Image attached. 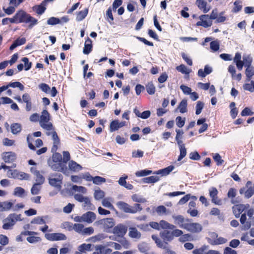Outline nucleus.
<instances>
[{"mask_svg":"<svg viewBox=\"0 0 254 254\" xmlns=\"http://www.w3.org/2000/svg\"><path fill=\"white\" fill-rule=\"evenodd\" d=\"M180 155L178 158V161H180L187 154V150L185 148V145H180Z\"/></svg>","mask_w":254,"mask_h":254,"instance_id":"nucleus-52","label":"nucleus"},{"mask_svg":"<svg viewBox=\"0 0 254 254\" xmlns=\"http://www.w3.org/2000/svg\"><path fill=\"white\" fill-rule=\"evenodd\" d=\"M152 239L155 241L156 245L160 248L166 249L168 246L167 243L162 241L155 235L152 236Z\"/></svg>","mask_w":254,"mask_h":254,"instance_id":"nucleus-29","label":"nucleus"},{"mask_svg":"<svg viewBox=\"0 0 254 254\" xmlns=\"http://www.w3.org/2000/svg\"><path fill=\"white\" fill-rule=\"evenodd\" d=\"M127 231V227L123 224H119L114 227L113 233L119 237H123Z\"/></svg>","mask_w":254,"mask_h":254,"instance_id":"nucleus-14","label":"nucleus"},{"mask_svg":"<svg viewBox=\"0 0 254 254\" xmlns=\"http://www.w3.org/2000/svg\"><path fill=\"white\" fill-rule=\"evenodd\" d=\"M1 158L5 163H12L16 159V155L13 152H4L1 154Z\"/></svg>","mask_w":254,"mask_h":254,"instance_id":"nucleus-12","label":"nucleus"},{"mask_svg":"<svg viewBox=\"0 0 254 254\" xmlns=\"http://www.w3.org/2000/svg\"><path fill=\"white\" fill-rule=\"evenodd\" d=\"M246 75L247 77V80L250 81L251 77L254 75V67L252 66H248L246 69Z\"/></svg>","mask_w":254,"mask_h":254,"instance_id":"nucleus-42","label":"nucleus"},{"mask_svg":"<svg viewBox=\"0 0 254 254\" xmlns=\"http://www.w3.org/2000/svg\"><path fill=\"white\" fill-rule=\"evenodd\" d=\"M59 23H61V20L60 19L54 17L50 18L47 21V24L49 25H53Z\"/></svg>","mask_w":254,"mask_h":254,"instance_id":"nucleus-61","label":"nucleus"},{"mask_svg":"<svg viewBox=\"0 0 254 254\" xmlns=\"http://www.w3.org/2000/svg\"><path fill=\"white\" fill-rule=\"evenodd\" d=\"M104 246L102 245H97L95 247V251L93 254H105Z\"/></svg>","mask_w":254,"mask_h":254,"instance_id":"nucleus-59","label":"nucleus"},{"mask_svg":"<svg viewBox=\"0 0 254 254\" xmlns=\"http://www.w3.org/2000/svg\"><path fill=\"white\" fill-rule=\"evenodd\" d=\"M208 246L204 245L198 249H194L192 251L193 254H207Z\"/></svg>","mask_w":254,"mask_h":254,"instance_id":"nucleus-32","label":"nucleus"},{"mask_svg":"<svg viewBox=\"0 0 254 254\" xmlns=\"http://www.w3.org/2000/svg\"><path fill=\"white\" fill-rule=\"evenodd\" d=\"M146 90L148 93L152 95L155 93V87L152 83L149 82L146 85Z\"/></svg>","mask_w":254,"mask_h":254,"instance_id":"nucleus-58","label":"nucleus"},{"mask_svg":"<svg viewBox=\"0 0 254 254\" xmlns=\"http://www.w3.org/2000/svg\"><path fill=\"white\" fill-rule=\"evenodd\" d=\"M92 42L90 39H88L85 43L84 47L83 49V53L84 54H89L92 50Z\"/></svg>","mask_w":254,"mask_h":254,"instance_id":"nucleus-30","label":"nucleus"},{"mask_svg":"<svg viewBox=\"0 0 254 254\" xmlns=\"http://www.w3.org/2000/svg\"><path fill=\"white\" fill-rule=\"evenodd\" d=\"M49 166L52 169L56 171H60L65 173L64 165L62 163H55L54 162L48 161Z\"/></svg>","mask_w":254,"mask_h":254,"instance_id":"nucleus-18","label":"nucleus"},{"mask_svg":"<svg viewBox=\"0 0 254 254\" xmlns=\"http://www.w3.org/2000/svg\"><path fill=\"white\" fill-rule=\"evenodd\" d=\"M6 86H7V88L9 87L12 88L17 87L19 88L21 91H23L24 88L23 85L20 82L18 81L9 83Z\"/></svg>","mask_w":254,"mask_h":254,"instance_id":"nucleus-48","label":"nucleus"},{"mask_svg":"<svg viewBox=\"0 0 254 254\" xmlns=\"http://www.w3.org/2000/svg\"><path fill=\"white\" fill-rule=\"evenodd\" d=\"M69 169L74 172H78L82 169V167L76 162L71 160L68 163Z\"/></svg>","mask_w":254,"mask_h":254,"instance_id":"nucleus-27","label":"nucleus"},{"mask_svg":"<svg viewBox=\"0 0 254 254\" xmlns=\"http://www.w3.org/2000/svg\"><path fill=\"white\" fill-rule=\"evenodd\" d=\"M91 247V245L90 244H83L78 247V250L83 253H85L87 251H90Z\"/></svg>","mask_w":254,"mask_h":254,"instance_id":"nucleus-49","label":"nucleus"},{"mask_svg":"<svg viewBox=\"0 0 254 254\" xmlns=\"http://www.w3.org/2000/svg\"><path fill=\"white\" fill-rule=\"evenodd\" d=\"M13 206V203L9 201L0 202V211H7L9 210Z\"/></svg>","mask_w":254,"mask_h":254,"instance_id":"nucleus-25","label":"nucleus"},{"mask_svg":"<svg viewBox=\"0 0 254 254\" xmlns=\"http://www.w3.org/2000/svg\"><path fill=\"white\" fill-rule=\"evenodd\" d=\"M22 215L15 213L10 214L3 221L2 228L4 230L11 229L18 221H22Z\"/></svg>","mask_w":254,"mask_h":254,"instance_id":"nucleus-1","label":"nucleus"},{"mask_svg":"<svg viewBox=\"0 0 254 254\" xmlns=\"http://www.w3.org/2000/svg\"><path fill=\"white\" fill-rule=\"evenodd\" d=\"M213 158L215 162H217V165H221L224 161L221 159V157L218 153H215L213 154Z\"/></svg>","mask_w":254,"mask_h":254,"instance_id":"nucleus-62","label":"nucleus"},{"mask_svg":"<svg viewBox=\"0 0 254 254\" xmlns=\"http://www.w3.org/2000/svg\"><path fill=\"white\" fill-rule=\"evenodd\" d=\"M41 185L35 183L31 189V193L33 195L38 194L41 189Z\"/></svg>","mask_w":254,"mask_h":254,"instance_id":"nucleus-43","label":"nucleus"},{"mask_svg":"<svg viewBox=\"0 0 254 254\" xmlns=\"http://www.w3.org/2000/svg\"><path fill=\"white\" fill-rule=\"evenodd\" d=\"M241 54L239 53H236L234 59V62L236 63L237 68L239 70H242L244 66V63H242L241 60Z\"/></svg>","mask_w":254,"mask_h":254,"instance_id":"nucleus-24","label":"nucleus"},{"mask_svg":"<svg viewBox=\"0 0 254 254\" xmlns=\"http://www.w3.org/2000/svg\"><path fill=\"white\" fill-rule=\"evenodd\" d=\"M18 23H23L26 21V18L29 14H27L23 10H18L15 14Z\"/></svg>","mask_w":254,"mask_h":254,"instance_id":"nucleus-20","label":"nucleus"},{"mask_svg":"<svg viewBox=\"0 0 254 254\" xmlns=\"http://www.w3.org/2000/svg\"><path fill=\"white\" fill-rule=\"evenodd\" d=\"M11 132L13 134H17L21 130V126L20 124L15 123L11 125Z\"/></svg>","mask_w":254,"mask_h":254,"instance_id":"nucleus-44","label":"nucleus"},{"mask_svg":"<svg viewBox=\"0 0 254 254\" xmlns=\"http://www.w3.org/2000/svg\"><path fill=\"white\" fill-rule=\"evenodd\" d=\"M174 169L173 166H169L163 169L158 170L155 173L156 174H161L162 176H166L172 172Z\"/></svg>","mask_w":254,"mask_h":254,"instance_id":"nucleus-33","label":"nucleus"},{"mask_svg":"<svg viewBox=\"0 0 254 254\" xmlns=\"http://www.w3.org/2000/svg\"><path fill=\"white\" fill-rule=\"evenodd\" d=\"M160 229H174L175 226L174 225L169 223L165 220H161L159 222Z\"/></svg>","mask_w":254,"mask_h":254,"instance_id":"nucleus-31","label":"nucleus"},{"mask_svg":"<svg viewBox=\"0 0 254 254\" xmlns=\"http://www.w3.org/2000/svg\"><path fill=\"white\" fill-rule=\"evenodd\" d=\"M62 180L63 176L60 173L50 174L48 178L49 184L59 190L62 187Z\"/></svg>","mask_w":254,"mask_h":254,"instance_id":"nucleus-5","label":"nucleus"},{"mask_svg":"<svg viewBox=\"0 0 254 254\" xmlns=\"http://www.w3.org/2000/svg\"><path fill=\"white\" fill-rule=\"evenodd\" d=\"M72 189L75 191L81 192L83 194L86 193L87 191L86 189L82 186H77L76 185H74L72 186Z\"/></svg>","mask_w":254,"mask_h":254,"instance_id":"nucleus-56","label":"nucleus"},{"mask_svg":"<svg viewBox=\"0 0 254 254\" xmlns=\"http://www.w3.org/2000/svg\"><path fill=\"white\" fill-rule=\"evenodd\" d=\"M173 218L175 224L178 225L181 228L185 229L189 221L188 219H185L182 215H173Z\"/></svg>","mask_w":254,"mask_h":254,"instance_id":"nucleus-11","label":"nucleus"},{"mask_svg":"<svg viewBox=\"0 0 254 254\" xmlns=\"http://www.w3.org/2000/svg\"><path fill=\"white\" fill-rule=\"evenodd\" d=\"M243 61L242 63H244V65L246 67L252 66L251 64L252 62V58L249 55H244L243 56Z\"/></svg>","mask_w":254,"mask_h":254,"instance_id":"nucleus-47","label":"nucleus"},{"mask_svg":"<svg viewBox=\"0 0 254 254\" xmlns=\"http://www.w3.org/2000/svg\"><path fill=\"white\" fill-rule=\"evenodd\" d=\"M24 23H29L28 28L31 29L38 23V20L29 15Z\"/></svg>","mask_w":254,"mask_h":254,"instance_id":"nucleus-35","label":"nucleus"},{"mask_svg":"<svg viewBox=\"0 0 254 254\" xmlns=\"http://www.w3.org/2000/svg\"><path fill=\"white\" fill-rule=\"evenodd\" d=\"M199 21L196 23L197 26H201L204 28L210 27L212 24V21L209 18V15H202L199 17Z\"/></svg>","mask_w":254,"mask_h":254,"instance_id":"nucleus-7","label":"nucleus"},{"mask_svg":"<svg viewBox=\"0 0 254 254\" xmlns=\"http://www.w3.org/2000/svg\"><path fill=\"white\" fill-rule=\"evenodd\" d=\"M128 236L132 239L138 240L141 238V234L136 228L131 227L128 228Z\"/></svg>","mask_w":254,"mask_h":254,"instance_id":"nucleus-19","label":"nucleus"},{"mask_svg":"<svg viewBox=\"0 0 254 254\" xmlns=\"http://www.w3.org/2000/svg\"><path fill=\"white\" fill-rule=\"evenodd\" d=\"M210 46L211 50L214 52L218 51L220 48L219 43L217 41H212L210 44Z\"/></svg>","mask_w":254,"mask_h":254,"instance_id":"nucleus-54","label":"nucleus"},{"mask_svg":"<svg viewBox=\"0 0 254 254\" xmlns=\"http://www.w3.org/2000/svg\"><path fill=\"white\" fill-rule=\"evenodd\" d=\"M29 176L28 174L22 172L18 171L16 179L19 180H28Z\"/></svg>","mask_w":254,"mask_h":254,"instance_id":"nucleus-60","label":"nucleus"},{"mask_svg":"<svg viewBox=\"0 0 254 254\" xmlns=\"http://www.w3.org/2000/svg\"><path fill=\"white\" fill-rule=\"evenodd\" d=\"M105 192L101 190L98 189L95 190L94 197L96 200H100L104 197Z\"/></svg>","mask_w":254,"mask_h":254,"instance_id":"nucleus-40","label":"nucleus"},{"mask_svg":"<svg viewBox=\"0 0 254 254\" xmlns=\"http://www.w3.org/2000/svg\"><path fill=\"white\" fill-rule=\"evenodd\" d=\"M83 207H84L86 210H93L94 209V206H92L90 200L88 197H86V198L84 199L83 202Z\"/></svg>","mask_w":254,"mask_h":254,"instance_id":"nucleus-41","label":"nucleus"},{"mask_svg":"<svg viewBox=\"0 0 254 254\" xmlns=\"http://www.w3.org/2000/svg\"><path fill=\"white\" fill-rule=\"evenodd\" d=\"M46 239L51 241H62L66 239L65 235L63 233H47L45 235Z\"/></svg>","mask_w":254,"mask_h":254,"instance_id":"nucleus-8","label":"nucleus"},{"mask_svg":"<svg viewBox=\"0 0 254 254\" xmlns=\"http://www.w3.org/2000/svg\"><path fill=\"white\" fill-rule=\"evenodd\" d=\"M131 199L134 202H136L145 203L146 202L145 198L137 194H133L131 196Z\"/></svg>","mask_w":254,"mask_h":254,"instance_id":"nucleus-46","label":"nucleus"},{"mask_svg":"<svg viewBox=\"0 0 254 254\" xmlns=\"http://www.w3.org/2000/svg\"><path fill=\"white\" fill-rule=\"evenodd\" d=\"M204 104L199 101L197 102L196 105V112L195 114L196 115H199L201 113V111L202 109L203 108Z\"/></svg>","mask_w":254,"mask_h":254,"instance_id":"nucleus-63","label":"nucleus"},{"mask_svg":"<svg viewBox=\"0 0 254 254\" xmlns=\"http://www.w3.org/2000/svg\"><path fill=\"white\" fill-rule=\"evenodd\" d=\"M152 173V171L147 170H143L137 171L135 175L137 177H140L149 175Z\"/></svg>","mask_w":254,"mask_h":254,"instance_id":"nucleus-55","label":"nucleus"},{"mask_svg":"<svg viewBox=\"0 0 254 254\" xmlns=\"http://www.w3.org/2000/svg\"><path fill=\"white\" fill-rule=\"evenodd\" d=\"M247 220V217L246 214H243L241 215V218H240V222L242 224L245 225V227L246 229H248L251 227V224L250 223L246 222Z\"/></svg>","mask_w":254,"mask_h":254,"instance_id":"nucleus-57","label":"nucleus"},{"mask_svg":"<svg viewBox=\"0 0 254 254\" xmlns=\"http://www.w3.org/2000/svg\"><path fill=\"white\" fill-rule=\"evenodd\" d=\"M177 70L184 74H189L190 72V69L188 68L184 64H181L176 67Z\"/></svg>","mask_w":254,"mask_h":254,"instance_id":"nucleus-50","label":"nucleus"},{"mask_svg":"<svg viewBox=\"0 0 254 254\" xmlns=\"http://www.w3.org/2000/svg\"><path fill=\"white\" fill-rule=\"evenodd\" d=\"M116 205L120 210H123L126 213L134 214L142 209L140 205L137 203L134 204L131 207L125 202L119 201L117 203Z\"/></svg>","mask_w":254,"mask_h":254,"instance_id":"nucleus-2","label":"nucleus"},{"mask_svg":"<svg viewBox=\"0 0 254 254\" xmlns=\"http://www.w3.org/2000/svg\"><path fill=\"white\" fill-rule=\"evenodd\" d=\"M26 42V39L25 38H18L11 45L9 48L10 50H13L14 48L17 46L22 45Z\"/></svg>","mask_w":254,"mask_h":254,"instance_id":"nucleus-34","label":"nucleus"},{"mask_svg":"<svg viewBox=\"0 0 254 254\" xmlns=\"http://www.w3.org/2000/svg\"><path fill=\"white\" fill-rule=\"evenodd\" d=\"M187 100L186 99H183L179 104L178 109L181 113H184L187 111Z\"/></svg>","mask_w":254,"mask_h":254,"instance_id":"nucleus-39","label":"nucleus"},{"mask_svg":"<svg viewBox=\"0 0 254 254\" xmlns=\"http://www.w3.org/2000/svg\"><path fill=\"white\" fill-rule=\"evenodd\" d=\"M84 227V225L82 224L75 223L73 226V230H74L75 232L82 235Z\"/></svg>","mask_w":254,"mask_h":254,"instance_id":"nucleus-51","label":"nucleus"},{"mask_svg":"<svg viewBox=\"0 0 254 254\" xmlns=\"http://www.w3.org/2000/svg\"><path fill=\"white\" fill-rule=\"evenodd\" d=\"M156 212L160 216L167 215L171 213L169 210L167 209L163 205H160L156 207Z\"/></svg>","mask_w":254,"mask_h":254,"instance_id":"nucleus-28","label":"nucleus"},{"mask_svg":"<svg viewBox=\"0 0 254 254\" xmlns=\"http://www.w3.org/2000/svg\"><path fill=\"white\" fill-rule=\"evenodd\" d=\"M62 160V157L61 154L59 153H55L52 156V160H49L48 161L54 162L55 163H61Z\"/></svg>","mask_w":254,"mask_h":254,"instance_id":"nucleus-53","label":"nucleus"},{"mask_svg":"<svg viewBox=\"0 0 254 254\" xmlns=\"http://www.w3.org/2000/svg\"><path fill=\"white\" fill-rule=\"evenodd\" d=\"M196 4L204 13H207L210 9V7L207 6V2L203 0H197Z\"/></svg>","mask_w":254,"mask_h":254,"instance_id":"nucleus-23","label":"nucleus"},{"mask_svg":"<svg viewBox=\"0 0 254 254\" xmlns=\"http://www.w3.org/2000/svg\"><path fill=\"white\" fill-rule=\"evenodd\" d=\"M181 89L182 90L183 93L185 95H189L191 92V89L185 85H182L180 86Z\"/></svg>","mask_w":254,"mask_h":254,"instance_id":"nucleus-64","label":"nucleus"},{"mask_svg":"<svg viewBox=\"0 0 254 254\" xmlns=\"http://www.w3.org/2000/svg\"><path fill=\"white\" fill-rule=\"evenodd\" d=\"M88 11V9L85 8L83 10L79 12L76 16V20L78 21L83 20L87 16Z\"/></svg>","mask_w":254,"mask_h":254,"instance_id":"nucleus-45","label":"nucleus"},{"mask_svg":"<svg viewBox=\"0 0 254 254\" xmlns=\"http://www.w3.org/2000/svg\"><path fill=\"white\" fill-rule=\"evenodd\" d=\"M37 233L32 231H26L24 233L25 235H29L26 239L27 241L30 243H35L41 240L39 237L35 236Z\"/></svg>","mask_w":254,"mask_h":254,"instance_id":"nucleus-16","label":"nucleus"},{"mask_svg":"<svg viewBox=\"0 0 254 254\" xmlns=\"http://www.w3.org/2000/svg\"><path fill=\"white\" fill-rule=\"evenodd\" d=\"M13 194L15 196L23 198L27 195V192L22 188L17 187L14 189Z\"/></svg>","mask_w":254,"mask_h":254,"instance_id":"nucleus-22","label":"nucleus"},{"mask_svg":"<svg viewBox=\"0 0 254 254\" xmlns=\"http://www.w3.org/2000/svg\"><path fill=\"white\" fill-rule=\"evenodd\" d=\"M159 178L156 176H152L150 177H146L142 179V182L144 183H154L158 182Z\"/></svg>","mask_w":254,"mask_h":254,"instance_id":"nucleus-38","label":"nucleus"},{"mask_svg":"<svg viewBox=\"0 0 254 254\" xmlns=\"http://www.w3.org/2000/svg\"><path fill=\"white\" fill-rule=\"evenodd\" d=\"M94 224L97 226H101L105 232H110L115 225V222L113 218H108L97 221Z\"/></svg>","mask_w":254,"mask_h":254,"instance_id":"nucleus-3","label":"nucleus"},{"mask_svg":"<svg viewBox=\"0 0 254 254\" xmlns=\"http://www.w3.org/2000/svg\"><path fill=\"white\" fill-rule=\"evenodd\" d=\"M207 241L211 245H219L225 244L227 242V239L222 237H219L217 234L215 232H211L209 234Z\"/></svg>","mask_w":254,"mask_h":254,"instance_id":"nucleus-6","label":"nucleus"},{"mask_svg":"<svg viewBox=\"0 0 254 254\" xmlns=\"http://www.w3.org/2000/svg\"><path fill=\"white\" fill-rule=\"evenodd\" d=\"M160 236L161 238L166 241H170L173 239L172 233L168 231H164L160 233Z\"/></svg>","mask_w":254,"mask_h":254,"instance_id":"nucleus-36","label":"nucleus"},{"mask_svg":"<svg viewBox=\"0 0 254 254\" xmlns=\"http://www.w3.org/2000/svg\"><path fill=\"white\" fill-rule=\"evenodd\" d=\"M185 229L192 233H198L201 231L202 226L197 223H190L189 221L187 224Z\"/></svg>","mask_w":254,"mask_h":254,"instance_id":"nucleus-10","label":"nucleus"},{"mask_svg":"<svg viewBox=\"0 0 254 254\" xmlns=\"http://www.w3.org/2000/svg\"><path fill=\"white\" fill-rule=\"evenodd\" d=\"M83 222L92 223L96 219V214L91 211H88L83 214Z\"/></svg>","mask_w":254,"mask_h":254,"instance_id":"nucleus-15","label":"nucleus"},{"mask_svg":"<svg viewBox=\"0 0 254 254\" xmlns=\"http://www.w3.org/2000/svg\"><path fill=\"white\" fill-rule=\"evenodd\" d=\"M246 188L247 190L245 193V196L249 198L254 194V184H253L251 181H248L246 183Z\"/></svg>","mask_w":254,"mask_h":254,"instance_id":"nucleus-17","label":"nucleus"},{"mask_svg":"<svg viewBox=\"0 0 254 254\" xmlns=\"http://www.w3.org/2000/svg\"><path fill=\"white\" fill-rule=\"evenodd\" d=\"M250 205L247 204H237L232 207L233 213L236 217H239L240 215L246 209L249 207Z\"/></svg>","mask_w":254,"mask_h":254,"instance_id":"nucleus-13","label":"nucleus"},{"mask_svg":"<svg viewBox=\"0 0 254 254\" xmlns=\"http://www.w3.org/2000/svg\"><path fill=\"white\" fill-rule=\"evenodd\" d=\"M113 201V200L111 197H107L102 200V204L105 207L114 210L115 209L112 204Z\"/></svg>","mask_w":254,"mask_h":254,"instance_id":"nucleus-26","label":"nucleus"},{"mask_svg":"<svg viewBox=\"0 0 254 254\" xmlns=\"http://www.w3.org/2000/svg\"><path fill=\"white\" fill-rule=\"evenodd\" d=\"M35 173V175H34V180L35 183L42 185L45 181V178L40 173V172Z\"/></svg>","mask_w":254,"mask_h":254,"instance_id":"nucleus-37","label":"nucleus"},{"mask_svg":"<svg viewBox=\"0 0 254 254\" xmlns=\"http://www.w3.org/2000/svg\"><path fill=\"white\" fill-rule=\"evenodd\" d=\"M125 125V122H119L118 120H115L111 123L110 126V131L113 132L118 130L119 128L124 127Z\"/></svg>","mask_w":254,"mask_h":254,"instance_id":"nucleus-21","label":"nucleus"},{"mask_svg":"<svg viewBox=\"0 0 254 254\" xmlns=\"http://www.w3.org/2000/svg\"><path fill=\"white\" fill-rule=\"evenodd\" d=\"M46 134L48 136L52 135V139L53 140V146L52 148V150L53 151H56L58 148V145L60 143V140L57 133L53 129V127L52 130L46 131Z\"/></svg>","mask_w":254,"mask_h":254,"instance_id":"nucleus-9","label":"nucleus"},{"mask_svg":"<svg viewBox=\"0 0 254 254\" xmlns=\"http://www.w3.org/2000/svg\"><path fill=\"white\" fill-rule=\"evenodd\" d=\"M49 120L50 114L46 110H44L40 117V125L46 131H50L52 129L53 125Z\"/></svg>","mask_w":254,"mask_h":254,"instance_id":"nucleus-4","label":"nucleus"}]
</instances>
